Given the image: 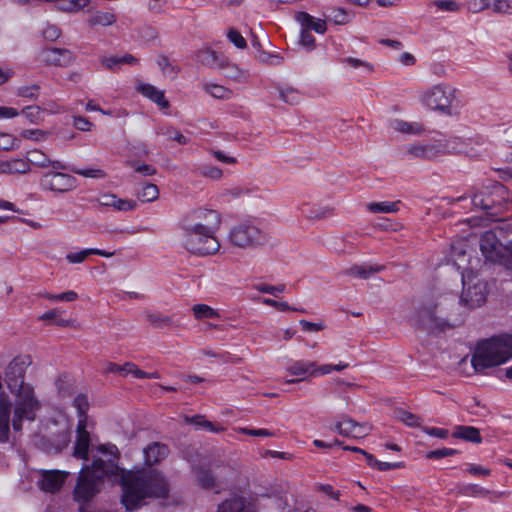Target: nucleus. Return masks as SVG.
I'll use <instances>...</instances> for the list:
<instances>
[{
	"instance_id": "obj_1",
	"label": "nucleus",
	"mask_w": 512,
	"mask_h": 512,
	"mask_svg": "<svg viewBox=\"0 0 512 512\" xmlns=\"http://www.w3.org/2000/svg\"><path fill=\"white\" fill-rule=\"evenodd\" d=\"M98 451L108 454L110 458L107 461L96 458L90 466L86 465L80 470L73 490V498L80 506L83 507L100 492L105 477L112 476L120 478L123 490L121 502L127 511L140 508L146 498L168 496V482L159 471L126 472L115 462L119 454L115 445H101Z\"/></svg>"
},
{
	"instance_id": "obj_2",
	"label": "nucleus",
	"mask_w": 512,
	"mask_h": 512,
	"mask_svg": "<svg viewBox=\"0 0 512 512\" xmlns=\"http://www.w3.org/2000/svg\"><path fill=\"white\" fill-rule=\"evenodd\" d=\"M512 358V335L483 340L475 348L471 364L476 372L499 366Z\"/></svg>"
},
{
	"instance_id": "obj_3",
	"label": "nucleus",
	"mask_w": 512,
	"mask_h": 512,
	"mask_svg": "<svg viewBox=\"0 0 512 512\" xmlns=\"http://www.w3.org/2000/svg\"><path fill=\"white\" fill-rule=\"evenodd\" d=\"M181 245L189 253L196 256H208L216 254L221 244L218 240L217 231L200 230L190 227H179Z\"/></svg>"
},
{
	"instance_id": "obj_4",
	"label": "nucleus",
	"mask_w": 512,
	"mask_h": 512,
	"mask_svg": "<svg viewBox=\"0 0 512 512\" xmlns=\"http://www.w3.org/2000/svg\"><path fill=\"white\" fill-rule=\"evenodd\" d=\"M13 394L16 399L12 426L15 431H20L24 420L33 421L35 419L41 404L35 396L33 387L29 384L17 387Z\"/></svg>"
},
{
	"instance_id": "obj_5",
	"label": "nucleus",
	"mask_w": 512,
	"mask_h": 512,
	"mask_svg": "<svg viewBox=\"0 0 512 512\" xmlns=\"http://www.w3.org/2000/svg\"><path fill=\"white\" fill-rule=\"evenodd\" d=\"M229 242L242 249L260 247L268 242L267 233L253 221L233 225L228 233Z\"/></svg>"
},
{
	"instance_id": "obj_6",
	"label": "nucleus",
	"mask_w": 512,
	"mask_h": 512,
	"mask_svg": "<svg viewBox=\"0 0 512 512\" xmlns=\"http://www.w3.org/2000/svg\"><path fill=\"white\" fill-rule=\"evenodd\" d=\"M459 152L458 139H439L434 142H418L406 146L404 156L408 159L432 160L446 153Z\"/></svg>"
},
{
	"instance_id": "obj_7",
	"label": "nucleus",
	"mask_w": 512,
	"mask_h": 512,
	"mask_svg": "<svg viewBox=\"0 0 512 512\" xmlns=\"http://www.w3.org/2000/svg\"><path fill=\"white\" fill-rule=\"evenodd\" d=\"M455 99L456 88L445 83L436 84L419 94V101L422 105L448 115L451 114Z\"/></svg>"
},
{
	"instance_id": "obj_8",
	"label": "nucleus",
	"mask_w": 512,
	"mask_h": 512,
	"mask_svg": "<svg viewBox=\"0 0 512 512\" xmlns=\"http://www.w3.org/2000/svg\"><path fill=\"white\" fill-rule=\"evenodd\" d=\"M222 215L219 211L207 207H197L186 212L179 220V227H190L200 230H219Z\"/></svg>"
},
{
	"instance_id": "obj_9",
	"label": "nucleus",
	"mask_w": 512,
	"mask_h": 512,
	"mask_svg": "<svg viewBox=\"0 0 512 512\" xmlns=\"http://www.w3.org/2000/svg\"><path fill=\"white\" fill-rule=\"evenodd\" d=\"M463 290L460 301L468 308H477L483 305L488 295V284L478 275L469 272L462 274Z\"/></svg>"
},
{
	"instance_id": "obj_10",
	"label": "nucleus",
	"mask_w": 512,
	"mask_h": 512,
	"mask_svg": "<svg viewBox=\"0 0 512 512\" xmlns=\"http://www.w3.org/2000/svg\"><path fill=\"white\" fill-rule=\"evenodd\" d=\"M65 169L51 168L44 171L39 179L42 191L55 194H66L78 187L77 179L71 174L64 173Z\"/></svg>"
},
{
	"instance_id": "obj_11",
	"label": "nucleus",
	"mask_w": 512,
	"mask_h": 512,
	"mask_svg": "<svg viewBox=\"0 0 512 512\" xmlns=\"http://www.w3.org/2000/svg\"><path fill=\"white\" fill-rule=\"evenodd\" d=\"M40 60L48 66L67 67L76 57L72 51L65 48H44L39 53Z\"/></svg>"
},
{
	"instance_id": "obj_12",
	"label": "nucleus",
	"mask_w": 512,
	"mask_h": 512,
	"mask_svg": "<svg viewBox=\"0 0 512 512\" xmlns=\"http://www.w3.org/2000/svg\"><path fill=\"white\" fill-rule=\"evenodd\" d=\"M480 250L486 260L499 262L503 258L504 248L492 231H486L480 238Z\"/></svg>"
},
{
	"instance_id": "obj_13",
	"label": "nucleus",
	"mask_w": 512,
	"mask_h": 512,
	"mask_svg": "<svg viewBox=\"0 0 512 512\" xmlns=\"http://www.w3.org/2000/svg\"><path fill=\"white\" fill-rule=\"evenodd\" d=\"M331 429L342 436L361 439L370 433L371 426L368 423H359L352 418L346 417L337 422Z\"/></svg>"
},
{
	"instance_id": "obj_14",
	"label": "nucleus",
	"mask_w": 512,
	"mask_h": 512,
	"mask_svg": "<svg viewBox=\"0 0 512 512\" xmlns=\"http://www.w3.org/2000/svg\"><path fill=\"white\" fill-rule=\"evenodd\" d=\"M40 474L38 484L41 490L55 493L61 489L69 473L61 470H42Z\"/></svg>"
},
{
	"instance_id": "obj_15",
	"label": "nucleus",
	"mask_w": 512,
	"mask_h": 512,
	"mask_svg": "<svg viewBox=\"0 0 512 512\" xmlns=\"http://www.w3.org/2000/svg\"><path fill=\"white\" fill-rule=\"evenodd\" d=\"M286 371L293 376H297L295 379H288L285 382L287 384H296L300 381L305 380L309 377H317L316 373V362L314 361H306V360H297L292 362L287 368Z\"/></svg>"
},
{
	"instance_id": "obj_16",
	"label": "nucleus",
	"mask_w": 512,
	"mask_h": 512,
	"mask_svg": "<svg viewBox=\"0 0 512 512\" xmlns=\"http://www.w3.org/2000/svg\"><path fill=\"white\" fill-rule=\"evenodd\" d=\"M25 362L19 358L13 359L6 370L5 381L11 393L16 392V388L27 385L24 382Z\"/></svg>"
},
{
	"instance_id": "obj_17",
	"label": "nucleus",
	"mask_w": 512,
	"mask_h": 512,
	"mask_svg": "<svg viewBox=\"0 0 512 512\" xmlns=\"http://www.w3.org/2000/svg\"><path fill=\"white\" fill-rule=\"evenodd\" d=\"M26 162L29 163V167L31 165L43 168V169H68L69 167L63 162L51 159L47 154L38 149L28 150L26 152Z\"/></svg>"
},
{
	"instance_id": "obj_18",
	"label": "nucleus",
	"mask_w": 512,
	"mask_h": 512,
	"mask_svg": "<svg viewBox=\"0 0 512 512\" xmlns=\"http://www.w3.org/2000/svg\"><path fill=\"white\" fill-rule=\"evenodd\" d=\"M90 446V435L86 430L84 420H79L77 425V437L74 445L73 456L78 459L87 460Z\"/></svg>"
},
{
	"instance_id": "obj_19",
	"label": "nucleus",
	"mask_w": 512,
	"mask_h": 512,
	"mask_svg": "<svg viewBox=\"0 0 512 512\" xmlns=\"http://www.w3.org/2000/svg\"><path fill=\"white\" fill-rule=\"evenodd\" d=\"M10 413L11 403L7 395L0 392V443H6L9 440Z\"/></svg>"
},
{
	"instance_id": "obj_20",
	"label": "nucleus",
	"mask_w": 512,
	"mask_h": 512,
	"mask_svg": "<svg viewBox=\"0 0 512 512\" xmlns=\"http://www.w3.org/2000/svg\"><path fill=\"white\" fill-rule=\"evenodd\" d=\"M145 462L148 465L157 464L167 457L169 449L165 444L153 442L144 449Z\"/></svg>"
},
{
	"instance_id": "obj_21",
	"label": "nucleus",
	"mask_w": 512,
	"mask_h": 512,
	"mask_svg": "<svg viewBox=\"0 0 512 512\" xmlns=\"http://www.w3.org/2000/svg\"><path fill=\"white\" fill-rule=\"evenodd\" d=\"M296 20L301 24L302 28L306 30H314L316 33L324 34L327 29L326 21L323 19L314 18L306 12H299L296 14Z\"/></svg>"
},
{
	"instance_id": "obj_22",
	"label": "nucleus",
	"mask_w": 512,
	"mask_h": 512,
	"mask_svg": "<svg viewBox=\"0 0 512 512\" xmlns=\"http://www.w3.org/2000/svg\"><path fill=\"white\" fill-rule=\"evenodd\" d=\"M31 167L24 159L15 158L10 160L0 159V174H26Z\"/></svg>"
},
{
	"instance_id": "obj_23",
	"label": "nucleus",
	"mask_w": 512,
	"mask_h": 512,
	"mask_svg": "<svg viewBox=\"0 0 512 512\" xmlns=\"http://www.w3.org/2000/svg\"><path fill=\"white\" fill-rule=\"evenodd\" d=\"M137 89L143 96L155 102L162 109L169 107V102L165 99L164 92L155 86L145 83L139 85Z\"/></svg>"
},
{
	"instance_id": "obj_24",
	"label": "nucleus",
	"mask_w": 512,
	"mask_h": 512,
	"mask_svg": "<svg viewBox=\"0 0 512 512\" xmlns=\"http://www.w3.org/2000/svg\"><path fill=\"white\" fill-rule=\"evenodd\" d=\"M115 252H108L97 248H88L78 252H70L66 255V260L71 264H78L85 261L90 255H99L102 257L110 258L114 256Z\"/></svg>"
},
{
	"instance_id": "obj_25",
	"label": "nucleus",
	"mask_w": 512,
	"mask_h": 512,
	"mask_svg": "<svg viewBox=\"0 0 512 512\" xmlns=\"http://www.w3.org/2000/svg\"><path fill=\"white\" fill-rule=\"evenodd\" d=\"M116 21L117 16L114 13L109 11H96L88 17L87 24L90 28L97 26L108 27L115 24Z\"/></svg>"
},
{
	"instance_id": "obj_26",
	"label": "nucleus",
	"mask_w": 512,
	"mask_h": 512,
	"mask_svg": "<svg viewBox=\"0 0 512 512\" xmlns=\"http://www.w3.org/2000/svg\"><path fill=\"white\" fill-rule=\"evenodd\" d=\"M301 212L307 219L322 220L333 214V208L319 205L309 207L307 203H304L301 206Z\"/></svg>"
},
{
	"instance_id": "obj_27",
	"label": "nucleus",
	"mask_w": 512,
	"mask_h": 512,
	"mask_svg": "<svg viewBox=\"0 0 512 512\" xmlns=\"http://www.w3.org/2000/svg\"><path fill=\"white\" fill-rule=\"evenodd\" d=\"M452 436L456 439H463L467 442L479 444L482 442V437L478 428L473 426H456Z\"/></svg>"
},
{
	"instance_id": "obj_28",
	"label": "nucleus",
	"mask_w": 512,
	"mask_h": 512,
	"mask_svg": "<svg viewBox=\"0 0 512 512\" xmlns=\"http://www.w3.org/2000/svg\"><path fill=\"white\" fill-rule=\"evenodd\" d=\"M101 64L110 70H117L124 64L135 65L138 63V59L131 54H125L123 56H109L102 57L100 59Z\"/></svg>"
},
{
	"instance_id": "obj_29",
	"label": "nucleus",
	"mask_w": 512,
	"mask_h": 512,
	"mask_svg": "<svg viewBox=\"0 0 512 512\" xmlns=\"http://www.w3.org/2000/svg\"><path fill=\"white\" fill-rule=\"evenodd\" d=\"M391 127L403 134L420 135L424 132V126L420 122H407L401 119H395L391 122Z\"/></svg>"
},
{
	"instance_id": "obj_30",
	"label": "nucleus",
	"mask_w": 512,
	"mask_h": 512,
	"mask_svg": "<svg viewBox=\"0 0 512 512\" xmlns=\"http://www.w3.org/2000/svg\"><path fill=\"white\" fill-rule=\"evenodd\" d=\"M195 57L198 62L211 68H221L223 66V61L219 58L217 52L209 48L199 50Z\"/></svg>"
},
{
	"instance_id": "obj_31",
	"label": "nucleus",
	"mask_w": 512,
	"mask_h": 512,
	"mask_svg": "<svg viewBox=\"0 0 512 512\" xmlns=\"http://www.w3.org/2000/svg\"><path fill=\"white\" fill-rule=\"evenodd\" d=\"M102 205L111 206L119 211H130L136 206L132 200L120 199L113 194H106L102 196Z\"/></svg>"
},
{
	"instance_id": "obj_32",
	"label": "nucleus",
	"mask_w": 512,
	"mask_h": 512,
	"mask_svg": "<svg viewBox=\"0 0 512 512\" xmlns=\"http://www.w3.org/2000/svg\"><path fill=\"white\" fill-rule=\"evenodd\" d=\"M385 269L384 265H370V264H363V265H356L347 270V274L362 278V279H368L370 276H372L375 273L381 272Z\"/></svg>"
},
{
	"instance_id": "obj_33",
	"label": "nucleus",
	"mask_w": 512,
	"mask_h": 512,
	"mask_svg": "<svg viewBox=\"0 0 512 512\" xmlns=\"http://www.w3.org/2000/svg\"><path fill=\"white\" fill-rule=\"evenodd\" d=\"M63 311L59 309H51L38 317V320L47 321L49 324H55L60 327H68L73 324L72 319H64Z\"/></svg>"
},
{
	"instance_id": "obj_34",
	"label": "nucleus",
	"mask_w": 512,
	"mask_h": 512,
	"mask_svg": "<svg viewBox=\"0 0 512 512\" xmlns=\"http://www.w3.org/2000/svg\"><path fill=\"white\" fill-rule=\"evenodd\" d=\"M194 473L199 485L205 489H210L214 486L215 480L210 472V468L206 464H201L194 468Z\"/></svg>"
},
{
	"instance_id": "obj_35",
	"label": "nucleus",
	"mask_w": 512,
	"mask_h": 512,
	"mask_svg": "<svg viewBox=\"0 0 512 512\" xmlns=\"http://www.w3.org/2000/svg\"><path fill=\"white\" fill-rule=\"evenodd\" d=\"M327 12L328 13H324L323 15L330 21H333L336 25H346L351 22L353 18L352 13H349L342 8H328Z\"/></svg>"
},
{
	"instance_id": "obj_36",
	"label": "nucleus",
	"mask_w": 512,
	"mask_h": 512,
	"mask_svg": "<svg viewBox=\"0 0 512 512\" xmlns=\"http://www.w3.org/2000/svg\"><path fill=\"white\" fill-rule=\"evenodd\" d=\"M156 134L165 136L171 140H175L181 145H186L189 142V139L186 136H184L178 129L170 125H161L157 127Z\"/></svg>"
},
{
	"instance_id": "obj_37",
	"label": "nucleus",
	"mask_w": 512,
	"mask_h": 512,
	"mask_svg": "<svg viewBox=\"0 0 512 512\" xmlns=\"http://www.w3.org/2000/svg\"><path fill=\"white\" fill-rule=\"evenodd\" d=\"M89 0H56L55 7L62 12L74 13L85 8Z\"/></svg>"
},
{
	"instance_id": "obj_38",
	"label": "nucleus",
	"mask_w": 512,
	"mask_h": 512,
	"mask_svg": "<svg viewBox=\"0 0 512 512\" xmlns=\"http://www.w3.org/2000/svg\"><path fill=\"white\" fill-rule=\"evenodd\" d=\"M145 318L153 328L157 329L169 327L174 324V321L171 316L164 315L161 313L146 312Z\"/></svg>"
},
{
	"instance_id": "obj_39",
	"label": "nucleus",
	"mask_w": 512,
	"mask_h": 512,
	"mask_svg": "<svg viewBox=\"0 0 512 512\" xmlns=\"http://www.w3.org/2000/svg\"><path fill=\"white\" fill-rule=\"evenodd\" d=\"M371 213H397L399 211V201L397 202H371L366 205Z\"/></svg>"
},
{
	"instance_id": "obj_40",
	"label": "nucleus",
	"mask_w": 512,
	"mask_h": 512,
	"mask_svg": "<svg viewBox=\"0 0 512 512\" xmlns=\"http://www.w3.org/2000/svg\"><path fill=\"white\" fill-rule=\"evenodd\" d=\"M252 189L246 186L234 185L224 189L221 192V197L227 200H233L248 196L252 193Z\"/></svg>"
},
{
	"instance_id": "obj_41",
	"label": "nucleus",
	"mask_w": 512,
	"mask_h": 512,
	"mask_svg": "<svg viewBox=\"0 0 512 512\" xmlns=\"http://www.w3.org/2000/svg\"><path fill=\"white\" fill-rule=\"evenodd\" d=\"M193 315L196 319H214L219 318L220 313L206 304H196L192 307Z\"/></svg>"
},
{
	"instance_id": "obj_42",
	"label": "nucleus",
	"mask_w": 512,
	"mask_h": 512,
	"mask_svg": "<svg viewBox=\"0 0 512 512\" xmlns=\"http://www.w3.org/2000/svg\"><path fill=\"white\" fill-rule=\"evenodd\" d=\"M204 90L217 99H230L232 97V91L230 89L218 84H206Z\"/></svg>"
},
{
	"instance_id": "obj_43",
	"label": "nucleus",
	"mask_w": 512,
	"mask_h": 512,
	"mask_svg": "<svg viewBox=\"0 0 512 512\" xmlns=\"http://www.w3.org/2000/svg\"><path fill=\"white\" fill-rule=\"evenodd\" d=\"M157 65L165 76L175 78L179 72V68L172 64L168 57L160 55L157 59Z\"/></svg>"
},
{
	"instance_id": "obj_44",
	"label": "nucleus",
	"mask_w": 512,
	"mask_h": 512,
	"mask_svg": "<svg viewBox=\"0 0 512 512\" xmlns=\"http://www.w3.org/2000/svg\"><path fill=\"white\" fill-rule=\"evenodd\" d=\"M244 504L240 498L233 497L223 501L217 509V512H242Z\"/></svg>"
},
{
	"instance_id": "obj_45",
	"label": "nucleus",
	"mask_w": 512,
	"mask_h": 512,
	"mask_svg": "<svg viewBox=\"0 0 512 512\" xmlns=\"http://www.w3.org/2000/svg\"><path fill=\"white\" fill-rule=\"evenodd\" d=\"M134 369H139L134 363L126 362L124 365L109 362L106 367L107 373L132 374L135 377Z\"/></svg>"
},
{
	"instance_id": "obj_46",
	"label": "nucleus",
	"mask_w": 512,
	"mask_h": 512,
	"mask_svg": "<svg viewBox=\"0 0 512 512\" xmlns=\"http://www.w3.org/2000/svg\"><path fill=\"white\" fill-rule=\"evenodd\" d=\"M279 97L290 105L297 104L300 101L299 92L293 87H281L279 88Z\"/></svg>"
},
{
	"instance_id": "obj_47",
	"label": "nucleus",
	"mask_w": 512,
	"mask_h": 512,
	"mask_svg": "<svg viewBox=\"0 0 512 512\" xmlns=\"http://www.w3.org/2000/svg\"><path fill=\"white\" fill-rule=\"evenodd\" d=\"M69 169L74 174H77V175H80L83 177H87V178L103 179L106 177L105 171L100 168L80 169V168H76V167H70Z\"/></svg>"
},
{
	"instance_id": "obj_48",
	"label": "nucleus",
	"mask_w": 512,
	"mask_h": 512,
	"mask_svg": "<svg viewBox=\"0 0 512 512\" xmlns=\"http://www.w3.org/2000/svg\"><path fill=\"white\" fill-rule=\"evenodd\" d=\"M159 196L158 187L155 184H146L141 192L138 193V198L143 202H152Z\"/></svg>"
},
{
	"instance_id": "obj_49",
	"label": "nucleus",
	"mask_w": 512,
	"mask_h": 512,
	"mask_svg": "<svg viewBox=\"0 0 512 512\" xmlns=\"http://www.w3.org/2000/svg\"><path fill=\"white\" fill-rule=\"evenodd\" d=\"M395 415H396L397 419H399L401 422H403L407 426L417 427L420 424V418L417 415H415L409 411H406L403 409H397L395 411Z\"/></svg>"
},
{
	"instance_id": "obj_50",
	"label": "nucleus",
	"mask_w": 512,
	"mask_h": 512,
	"mask_svg": "<svg viewBox=\"0 0 512 512\" xmlns=\"http://www.w3.org/2000/svg\"><path fill=\"white\" fill-rule=\"evenodd\" d=\"M341 62L354 69H362L367 73H371L374 70V67L371 63L354 57L343 58L341 59Z\"/></svg>"
},
{
	"instance_id": "obj_51",
	"label": "nucleus",
	"mask_w": 512,
	"mask_h": 512,
	"mask_svg": "<svg viewBox=\"0 0 512 512\" xmlns=\"http://www.w3.org/2000/svg\"><path fill=\"white\" fill-rule=\"evenodd\" d=\"M73 405L78 411V415L80 417L79 420H84V422L86 423V413L89 408V402H88L87 396L84 394H78L74 398Z\"/></svg>"
},
{
	"instance_id": "obj_52",
	"label": "nucleus",
	"mask_w": 512,
	"mask_h": 512,
	"mask_svg": "<svg viewBox=\"0 0 512 512\" xmlns=\"http://www.w3.org/2000/svg\"><path fill=\"white\" fill-rule=\"evenodd\" d=\"M127 165L132 167L135 172L143 176H153L157 173V169L149 164L140 163L134 160L128 161Z\"/></svg>"
},
{
	"instance_id": "obj_53",
	"label": "nucleus",
	"mask_w": 512,
	"mask_h": 512,
	"mask_svg": "<svg viewBox=\"0 0 512 512\" xmlns=\"http://www.w3.org/2000/svg\"><path fill=\"white\" fill-rule=\"evenodd\" d=\"M40 86L37 84L24 85L17 88L16 95L23 98L36 99L39 96Z\"/></svg>"
},
{
	"instance_id": "obj_54",
	"label": "nucleus",
	"mask_w": 512,
	"mask_h": 512,
	"mask_svg": "<svg viewBox=\"0 0 512 512\" xmlns=\"http://www.w3.org/2000/svg\"><path fill=\"white\" fill-rule=\"evenodd\" d=\"M184 420L186 423L194 424L203 429H207L213 432L218 431V429H215L214 425L210 421L206 420V418L202 415H196L193 417L185 416Z\"/></svg>"
},
{
	"instance_id": "obj_55",
	"label": "nucleus",
	"mask_w": 512,
	"mask_h": 512,
	"mask_svg": "<svg viewBox=\"0 0 512 512\" xmlns=\"http://www.w3.org/2000/svg\"><path fill=\"white\" fill-rule=\"evenodd\" d=\"M466 8L471 13H480L488 9L491 5L490 0H466Z\"/></svg>"
},
{
	"instance_id": "obj_56",
	"label": "nucleus",
	"mask_w": 512,
	"mask_h": 512,
	"mask_svg": "<svg viewBox=\"0 0 512 512\" xmlns=\"http://www.w3.org/2000/svg\"><path fill=\"white\" fill-rule=\"evenodd\" d=\"M42 110L39 106H28L22 110L21 114L31 123L37 124L41 120Z\"/></svg>"
},
{
	"instance_id": "obj_57",
	"label": "nucleus",
	"mask_w": 512,
	"mask_h": 512,
	"mask_svg": "<svg viewBox=\"0 0 512 512\" xmlns=\"http://www.w3.org/2000/svg\"><path fill=\"white\" fill-rule=\"evenodd\" d=\"M41 296L45 297L46 299H48L50 301H66V302L74 301L78 297L77 293L74 291H67V292H63L60 294L44 293V294H41Z\"/></svg>"
},
{
	"instance_id": "obj_58",
	"label": "nucleus",
	"mask_w": 512,
	"mask_h": 512,
	"mask_svg": "<svg viewBox=\"0 0 512 512\" xmlns=\"http://www.w3.org/2000/svg\"><path fill=\"white\" fill-rule=\"evenodd\" d=\"M348 367V364L347 363H338L336 365H333V364H325V365H317L316 364V373H317V376H320V375H326V374H329L333 371H342L344 369H346Z\"/></svg>"
},
{
	"instance_id": "obj_59",
	"label": "nucleus",
	"mask_w": 512,
	"mask_h": 512,
	"mask_svg": "<svg viewBox=\"0 0 512 512\" xmlns=\"http://www.w3.org/2000/svg\"><path fill=\"white\" fill-rule=\"evenodd\" d=\"M49 136V133L40 129H28L22 132V137L34 141H45Z\"/></svg>"
},
{
	"instance_id": "obj_60",
	"label": "nucleus",
	"mask_w": 512,
	"mask_h": 512,
	"mask_svg": "<svg viewBox=\"0 0 512 512\" xmlns=\"http://www.w3.org/2000/svg\"><path fill=\"white\" fill-rule=\"evenodd\" d=\"M492 10L499 14H512V0H493Z\"/></svg>"
},
{
	"instance_id": "obj_61",
	"label": "nucleus",
	"mask_w": 512,
	"mask_h": 512,
	"mask_svg": "<svg viewBox=\"0 0 512 512\" xmlns=\"http://www.w3.org/2000/svg\"><path fill=\"white\" fill-rule=\"evenodd\" d=\"M255 289L261 293L271 294L273 296H277L280 293H283L286 289L284 284H279L276 286L268 285V284H258L255 286Z\"/></svg>"
},
{
	"instance_id": "obj_62",
	"label": "nucleus",
	"mask_w": 512,
	"mask_h": 512,
	"mask_svg": "<svg viewBox=\"0 0 512 512\" xmlns=\"http://www.w3.org/2000/svg\"><path fill=\"white\" fill-rule=\"evenodd\" d=\"M227 38L233 43L238 49H244L247 46L244 37L234 28H231L227 33Z\"/></svg>"
},
{
	"instance_id": "obj_63",
	"label": "nucleus",
	"mask_w": 512,
	"mask_h": 512,
	"mask_svg": "<svg viewBox=\"0 0 512 512\" xmlns=\"http://www.w3.org/2000/svg\"><path fill=\"white\" fill-rule=\"evenodd\" d=\"M299 43L308 51H311L315 48L314 36L308 30H306L304 28H302V30H301Z\"/></svg>"
},
{
	"instance_id": "obj_64",
	"label": "nucleus",
	"mask_w": 512,
	"mask_h": 512,
	"mask_svg": "<svg viewBox=\"0 0 512 512\" xmlns=\"http://www.w3.org/2000/svg\"><path fill=\"white\" fill-rule=\"evenodd\" d=\"M201 175L209 177L214 180H218L222 177L223 172L220 168L215 166L203 165L200 167Z\"/></svg>"
}]
</instances>
